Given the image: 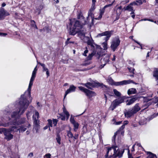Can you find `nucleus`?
Returning a JSON list of instances; mask_svg holds the SVG:
<instances>
[{"mask_svg": "<svg viewBox=\"0 0 158 158\" xmlns=\"http://www.w3.org/2000/svg\"><path fill=\"white\" fill-rule=\"evenodd\" d=\"M20 99L19 102V107L10 105L8 106L4 110V115L2 119V123L1 125L4 127L12 126L7 130L14 134L19 131V125L24 123L25 118H22L18 120L16 117L23 114L28 107L30 102L22 98Z\"/></svg>", "mask_w": 158, "mask_h": 158, "instance_id": "f257e3e1", "label": "nucleus"}, {"mask_svg": "<svg viewBox=\"0 0 158 158\" xmlns=\"http://www.w3.org/2000/svg\"><path fill=\"white\" fill-rule=\"evenodd\" d=\"M46 74L47 76V77L49 76V72L48 70L46 72Z\"/></svg>", "mask_w": 158, "mask_h": 158, "instance_id": "774afa93", "label": "nucleus"}, {"mask_svg": "<svg viewBox=\"0 0 158 158\" xmlns=\"http://www.w3.org/2000/svg\"><path fill=\"white\" fill-rule=\"evenodd\" d=\"M7 129L5 128H0V133L2 134L3 133L4 134L6 131Z\"/></svg>", "mask_w": 158, "mask_h": 158, "instance_id": "37998d69", "label": "nucleus"}, {"mask_svg": "<svg viewBox=\"0 0 158 158\" xmlns=\"http://www.w3.org/2000/svg\"><path fill=\"white\" fill-rule=\"evenodd\" d=\"M133 113L135 114L140 110V108L139 106V104H136L131 109Z\"/></svg>", "mask_w": 158, "mask_h": 158, "instance_id": "a211bd4d", "label": "nucleus"}, {"mask_svg": "<svg viewBox=\"0 0 158 158\" xmlns=\"http://www.w3.org/2000/svg\"><path fill=\"white\" fill-rule=\"evenodd\" d=\"M78 88L80 90L84 92L85 93L86 92L87 90V89L82 86L78 87Z\"/></svg>", "mask_w": 158, "mask_h": 158, "instance_id": "4c0bfd02", "label": "nucleus"}, {"mask_svg": "<svg viewBox=\"0 0 158 158\" xmlns=\"http://www.w3.org/2000/svg\"><path fill=\"white\" fill-rule=\"evenodd\" d=\"M107 41L105 40V42L103 43L102 44V46L103 48L105 50L107 49L108 48Z\"/></svg>", "mask_w": 158, "mask_h": 158, "instance_id": "72a5a7b5", "label": "nucleus"}, {"mask_svg": "<svg viewBox=\"0 0 158 158\" xmlns=\"http://www.w3.org/2000/svg\"><path fill=\"white\" fill-rule=\"evenodd\" d=\"M96 8V7H94L93 6H91L90 9L89 10L88 13V16H91L92 17L93 15V12L94 10Z\"/></svg>", "mask_w": 158, "mask_h": 158, "instance_id": "c756f323", "label": "nucleus"}, {"mask_svg": "<svg viewBox=\"0 0 158 158\" xmlns=\"http://www.w3.org/2000/svg\"><path fill=\"white\" fill-rule=\"evenodd\" d=\"M113 145L111 147H106L105 148L106 154L105 156L106 158L108 156L109 157H113Z\"/></svg>", "mask_w": 158, "mask_h": 158, "instance_id": "1a4fd4ad", "label": "nucleus"}, {"mask_svg": "<svg viewBox=\"0 0 158 158\" xmlns=\"http://www.w3.org/2000/svg\"><path fill=\"white\" fill-rule=\"evenodd\" d=\"M70 121L71 123L73 124L76 121L74 120V118L73 117H72V116H71V118L70 119Z\"/></svg>", "mask_w": 158, "mask_h": 158, "instance_id": "8fccbe9b", "label": "nucleus"}, {"mask_svg": "<svg viewBox=\"0 0 158 158\" xmlns=\"http://www.w3.org/2000/svg\"><path fill=\"white\" fill-rule=\"evenodd\" d=\"M105 9L104 7L102 8L101 9H100V13L99 16L98 18H95V19L97 20L101 19L105 12Z\"/></svg>", "mask_w": 158, "mask_h": 158, "instance_id": "412c9836", "label": "nucleus"}, {"mask_svg": "<svg viewBox=\"0 0 158 158\" xmlns=\"http://www.w3.org/2000/svg\"><path fill=\"white\" fill-rule=\"evenodd\" d=\"M19 132H21L25 131L27 129V128L25 127L19 126Z\"/></svg>", "mask_w": 158, "mask_h": 158, "instance_id": "473e14b6", "label": "nucleus"}, {"mask_svg": "<svg viewBox=\"0 0 158 158\" xmlns=\"http://www.w3.org/2000/svg\"><path fill=\"white\" fill-rule=\"evenodd\" d=\"M63 113L64 114H65L66 116V120H68L70 114L69 112L66 110L64 106V107L63 108Z\"/></svg>", "mask_w": 158, "mask_h": 158, "instance_id": "a878e982", "label": "nucleus"}, {"mask_svg": "<svg viewBox=\"0 0 158 158\" xmlns=\"http://www.w3.org/2000/svg\"><path fill=\"white\" fill-rule=\"evenodd\" d=\"M31 26L32 27H33L34 28H35L37 29H38V28L37 27V26L35 24V22L34 20H31Z\"/></svg>", "mask_w": 158, "mask_h": 158, "instance_id": "c9c22d12", "label": "nucleus"}, {"mask_svg": "<svg viewBox=\"0 0 158 158\" xmlns=\"http://www.w3.org/2000/svg\"><path fill=\"white\" fill-rule=\"evenodd\" d=\"M37 70V69H36V68H34L33 71L32 72L31 77L30 79L28 88L27 90L25 92L24 94L21 96L20 99L22 98H22H24V99H26L27 101H28L27 99H28V98H31V100L32 98L31 97V87L33 84V81L35 80V79L36 77ZM31 102V101L29 102L30 103Z\"/></svg>", "mask_w": 158, "mask_h": 158, "instance_id": "7ed1b4c3", "label": "nucleus"}, {"mask_svg": "<svg viewBox=\"0 0 158 158\" xmlns=\"http://www.w3.org/2000/svg\"><path fill=\"white\" fill-rule=\"evenodd\" d=\"M48 126L49 127H52V120L50 119H48Z\"/></svg>", "mask_w": 158, "mask_h": 158, "instance_id": "ea45409f", "label": "nucleus"}, {"mask_svg": "<svg viewBox=\"0 0 158 158\" xmlns=\"http://www.w3.org/2000/svg\"><path fill=\"white\" fill-rule=\"evenodd\" d=\"M43 69V71H46V72L47 71H48V68H46V67H45V68H44Z\"/></svg>", "mask_w": 158, "mask_h": 158, "instance_id": "e2e57ef3", "label": "nucleus"}, {"mask_svg": "<svg viewBox=\"0 0 158 158\" xmlns=\"http://www.w3.org/2000/svg\"><path fill=\"white\" fill-rule=\"evenodd\" d=\"M136 144V146H137L138 147H139L141 149H142L143 150H144V149L141 146V144L140 143H135Z\"/></svg>", "mask_w": 158, "mask_h": 158, "instance_id": "864d4df0", "label": "nucleus"}, {"mask_svg": "<svg viewBox=\"0 0 158 158\" xmlns=\"http://www.w3.org/2000/svg\"><path fill=\"white\" fill-rule=\"evenodd\" d=\"M145 2V0H136L135 2H132V4H134L135 5L138 6L142 4L143 2Z\"/></svg>", "mask_w": 158, "mask_h": 158, "instance_id": "393cba45", "label": "nucleus"}, {"mask_svg": "<svg viewBox=\"0 0 158 158\" xmlns=\"http://www.w3.org/2000/svg\"><path fill=\"white\" fill-rule=\"evenodd\" d=\"M76 87L73 85H71L69 88L65 92V94L64 96V99L66 97V95L69 94L75 91Z\"/></svg>", "mask_w": 158, "mask_h": 158, "instance_id": "dca6fc26", "label": "nucleus"}, {"mask_svg": "<svg viewBox=\"0 0 158 158\" xmlns=\"http://www.w3.org/2000/svg\"><path fill=\"white\" fill-rule=\"evenodd\" d=\"M115 56L114 55H113V58L112 59V61H115Z\"/></svg>", "mask_w": 158, "mask_h": 158, "instance_id": "338daca9", "label": "nucleus"}, {"mask_svg": "<svg viewBox=\"0 0 158 158\" xmlns=\"http://www.w3.org/2000/svg\"><path fill=\"white\" fill-rule=\"evenodd\" d=\"M147 152V155H148L146 158H154L155 157L157 158L156 155L151 152Z\"/></svg>", "mask_w": 158, "mask_h": 158, "instance_id": "c85d7f7f", "label": "nucleus"}, {"mask_svg": "<svg viewBox=\"0 0 158 158\" xmlns=\"http://www.w3.org/2000/svg\"><path fill=\"white\" fill-rule=\"evenodd\" d=\"M37 62L38 64H40L42 67L43 69L45 67V65L44 64L40 63V62H38L37 61Z\"/></svg>", "mask_w": 158, "mask_h": 158, "instance_id": "4d7b16f0", "label": "nucleus"}, {"mask_svg": "<svg viewBox=\"0 0 158 158\" xmlns=\"http://www.w3.org/2000/svg\"><path fill=\"white\" fill-rule=\"evenodd\" d=\"M137 93L136 90L134 88H132L129 89L127 91V94L128 95L134 94Z\"/></svg>", "mask_w": 158, "mask_h": 158, "instance_id": "bb28decb", "label": "nucleus"}, {"mask_svg": "<svg viewBox=\"0 0 158 158\" xmlns=\"http://www.w3.org/2000/svg\"><path fill=\"white\" fill-rule=\"evenodd\" d=\"M69 39H69V38H68L67 39V40L65 43L66 44H68L69 43V42H70V41H69Z\"/></svg>", "mask_w": 158, "mask_h": 158, "instance_id": "0e129e2a", "label": "nucleus"}, {"mask_svg": "<svg viewBox=\"0 0 158 158\" xmlns=\"http://www.w3.org/2000/svg\"><path fill=\"white\" fill-rule=\"evenodd\" d=\"M131 83H134V82H133L132 80H124L119 82L114 81L113 85H114L116 86H118L119 85H126L127 84H130Z\"/></svg>", "mask_w": 158, "mask_h": 158, "instance_id": "ddd939ff", "label": "nucleus"}, {"mask_svg": "<svg viewBox=\"0 0 158 158\" xmlns=\"http://www.w3.org/2000/svg\"><path fill=\"white\" fill-rule=\"evenodd\" d=\"M51 155L50 153H47L44 156V157L45 156L47 158H51Z\"/></svg>", "mask_w": 158, "mask_h": 158, "instance_id": "5fc2aeb1", "label": "nucleus"}, {"mask_svg": "<svg viewBox=\"0 0 158 158\" xmlns=\"http://www.w3.org/2000/svg\"><path fill=\"white\" fill-rule=\"evenodd\" d=\"M138 99L137 97H134L131 98V99L127 100V105H130L135 102Z\"/></svg>", "mask_w": 158, "mask_h": 158, "instance_id": "aec40b11", "label": "nucleus"}, {"mask_svg": "<svg viewBox=\"0 0 158 158\" xmlns=\"http://www.w3.org/2000/svg\"><path fill=\"white\" fill-rule=\"evenodd\" d=\"M94 54L93 53H92L91 54H89V55L87 57V60H91L92 57L94 56Z\"/></svg>", "mask_w": 158, "mask_h": 158, "instance_id": "c03bdc74", "label": "nucleus"}, {"mask_svg": "<svg viewBox=\"0 0 158 158\" xmlns=\"http://www.w3.org/2000/svg\"><path fill=\"white\" fill-rule=\"evenodd\" d=\"M136 144H135L132 147V149L131 150V151L132 152H133L135 151V147L136 146Z\"/></svg>", "mask_w": 158, "mask_h": 158, "instance_id": "bf43d9fd", "label": "nucleus"}, {"mask_svg": "<svg viewBox=\"0 0 158 158\" xmlns=\"http://www.w3.org/2000/svg\"><path fill=\"white\" fill-rule=\"evenodd\" d=\"M120 43V40L118 37H116L112 40L110 43V48L114 52L116 50Z\"/></svg>", "mask_w": 158, "mask_h": 158, "instance_id": "423d86ee", "label": "nucleus"}, {"mask_svg": "<svg viewBox=\"0 0 158 158\" xmlns=\"http://www.w3.org/2000/svg\"><path fill=\"white\" fill-rule=\"evenodd\" d=\"M113 157L114 158L116 157L120 158L122 157L124 152V149L119 148L118 144L115 142L114 144L113 145Z\"/></svg>", "mask_w": 158, "mask_h": 158, "instance_id": "20e7f679", "label": "nucleus"}, {"mask_svg": "<svg viewBox=\"0 0 158 158\" xmlns=\"http://www.w3.org/2000/svg\"><path fill=\"white\" fill-rule=\"evenodd\" d=\"M157 114H154L152 115L151 116V118H145L143 117L139 121V124L140 125H143L146 124L148 121H149L150 120L152 119L153 118L156 117L158 116Z\"/></svg>", "mask_w": 158, "mask_h": 158, "instance_id": "9b49d317", "label": "nucleus"}, {"mask_svg": "<svg viewBox=\"0 0 158 158\" xmlns=\"http://www.w3.org/2000/svg\"><path fill=\"white\" fill-rule=\"evenodd\" d=\"M58 121V120L56 119H53V124L54 126H56Z\"/></svg>", "mask_w": 158, "mask_h": 158, "instance_id": "de8ad7c7", "label": "nucleus"}, {"mask_svg": "<svg viewBox=\"0 0 158 158\" xmlns=\"http://www.w3.org/2000/svg\"><path fill=\"white\" fill-rule=\"evenodd\" d=\"M123 10L122 6H120L117 8L116 12L117 13L116 19H118L119 18V16L121 15Z\"/></svg>", "mask_w": 158, "mask_h": 158, "instance_id": "6ab92c4d", "label": "nucleus"}, {"mask_svg": "<svg viewBox=\"0 0 158 158\" xmlns=\"http://www.w3.org/2000/svg\"><path fill=\"white\" fill-rule=\"evenodd\" d=\"M60 116L59 117V118H60V119L62 120H65L66 119V118L65 116H64L62 114H60Z\"/></svg>", "mask_w": 158, "mask_h": 158, "instance_id": "a18cd8bd", "label": "nucleus"}, {"mask_svg": "<svg viewBox=\"0 0 158 158\" xmlns=\"http://www.w3.org/2000/svg\"><path fill=\"white\" fill-rule=\"evenodd\" d=\"M124 97H120L114 100L109 108L110 110H114L118 106L124 102Z\"/></svg>", "mask_w": 158, "mask_h": 158, "instance_id": "39448f33", "label": "nucleus"}, {"mask_svg": "<svg viewBox=\"0 0 158 158\" xmlns=\"http://www.w3.org/2000/svg\"><path fill=\"white\" fill-rule=\"evenodd\" d=\"M67 135L69 138H72L73 137V134L70 131H69L68 132Z\"/></svg>", "mask_w": 158, "mask_h": 158, "instance_id": "09e8293b", "label": "nucleus"}, {"mask_svg": "<svg viewBox=\"0 0 158 158\" xmlns=\"http://www.w3.org/2000/svg\"><path fill=\"white\" fill-rule=\"evenodd\" d=\"M85 94L89 98H90L95 95V93L94 92L88 89L87 90Z\"/></svg>", "mask_w": 158, "mask_h": 158, "instance_id": "4be33fe9", "label": "nucleus"}, {"mask_svg": "<svg viewBox=\"0 0 158 158\" xmlns=\"http://www.w3.org/2000/svg\"><path fill=\"white\" fill-rule=\"evenodd\" d=\"M39 113L38 111H36L35 114L33 115V119L34 121V127L36 130L38 129V127L39 126L40 121L39 120Z\"/></svg>", "mask_w": 158, "mask_h": 158, "instance_id": "0eeeda50", "label": "nucleus"}, {"mask_svg": "<svg viewBox=\"0 0 158 158\" xmlns=\"http://www.w3.org/2000/svg\"><path fill=\"white\" fill-rule=\"evenodd\" d=\"M56 139L59 145L60 144L61 137L59 135L57 134Z\"/></svg>", "mask_w": 158, "mask_h": 158, "instance_id": "e433bc0d", "label": "nucleus"}, {"mask_svg": "<svg viewBox=\"0 0 158 158\" xmlns=\"http://www.w3.org/2000/svg\"><path fill=\"white\" fill-rule=\"evenodd\" d=\"M113 32V31H105L102 32V33H100L98 34L97 35V37H99L103 36H106V37L105 38L104 40H105L107 41L109 39Z\"/></svg>", "mask_w": 158, "mask_h": 158, "instance_id": "9d476101", "label": "nucleus"}, {"mask_svg": "<svg viewBox=\"0 0 158 158\" xmlns=\"http://www.w3.org/2000/svg\"><path fill=\"white\" fill-rule=\"evenodd\" d=\"M133 40L134 41V42H135V43H137L138 44H139L140 46V48L141 49H143V48L142 47V44H140L139 43V42L137 41H136L134 39H133Z\"/></svg>", "mask_w": 158, "mask_h": 158, "instance_id": "6e6d98bb", "label": "nucleus"}, {"mask_svg": "<svg viewBox=\"0 0 158 158\" xmlns=\"http://www.w3.org/2000/svg\"><path fill=\"white\" fill-rule=\"evenodd\" d=\"M114 2H115V0H114L111 3L106 5L105 6L103 7L105 9L106 8L112 5L114 3Z\"/></svg>", "mask_w": 158, "mask_h": 158, "instance_id": "49530a36", "label": "nucleus"}, {"mask_svg": "<svg viewBox=\"0 0 158 158\" xmlns=\"http://www.w3.org/2000/svg\"><path fill=\"white\" fill-rule=\"evenodd\" d=\"M108 81L111 85H113L114 81L110 77L107 80Z\"/></svg>", "mask_w": 158, "mask_h": 158, "instance_id": "79ce46f5", "label": "nucleus"}, {"mask_svg": "<svg viewBox=\"0 0 158 158\" xmlns=\"http://www.w3.org/2000/svg\"><path fill=\"white\" fill-rule=\"evenodd\" d=\"M86 48V49L84 51V52L82 54L83 55L85 56H87L86 54L88 53V50H87Z\"/></svg>", "mask_w": 158, "mask_h": 158, "instance_id": "3c124183", "label": "nucleus"}, {"mask_svg": "<svg viewBox=\"0 0 158 158\" xmlns=\"http://www.w3.org/2000/svg\"><path fill=\"white\" fill-rule=\"evenodd\" d=\"M7 35V34L0 32V36H5Z\"/></svg>", "mask_w": 158, "mask_h": 158, "instance_id": "13d9d810", "label": "nucleus"}, {"mask_svg": "<svg viewBox=\"0 0 158 158\" xmlns=\"http://www.w3.org/2000/svg\"><path fill=\"white\" fill-rule=\"evenodd\" d=\"M78 18L82 19L81 23L79 21L75 19H71L70 20V23L68 26L69 28V34L72 35H74L77 33H78L79 35L84 36L85 32L84 30L81 31V29L83 28V26L88 23L87 21L85 20L84 17L82 16L80 17L78 16Z\"/></svg>", "mask_w": 158, "mask_h": 158, "instance_id": "f03ea898", "label": "nucleus"}, {"mask_svg": "<svg viewBox=\"0 0 158 158\" xmlns=\"http://www.w3.org/2000/svg\"><path fill=\"white\" fill-rule=\"evenodd\" d=\"M128 121L127 120H125L124 121L123 125L120 128L119 130L116 132V133H114V134L112 138V140L113 141H114L117 134H119L121 133L122 135H123L124 132L123 131V130L125 128V125L128 124Z\"/></svg>", "mask_w": 158, "mask_h": 158, "instance_id": "6e6552de", "label": "nucleus"}, {"mask_svg": "<svg viewBox=\"0 0 158 158\" xmlns=\"http://www.w3.org/2000/svg\"><path fill=\"white\" fill-rule=\"evenodd\" d=\"M32 114V111H28L26 114L27 118L28 119L29 118L31 117Z\"/></svg>", "mask_w": 158, "mask_h": 158, "instance_id": "a19ab883", "label": "nucleus"}, {"mask_svg": "<svg viewBox=\"0 0 158 158\" xmlns=\"http://www.w3.org/2000/svg\"><path fill=\"white\" fill-rule=\"evenodd\" d=\"M33 156V153L32 152L30 153L28 155V156L31 157Z\"/></svg>", "mask_w": 158, "mask_h": 158, "instance_id": "69168bd1", "label": "nucleus"}, {"mask_svg": "<svg viewBox=\"0 0 158 158\" xmlns=\"http://www.w3.org/2000/svg\"><path fill=\"white\" fill-rule=\"evenodd\" d=\"M106 94H108L110 96H114V93L112 91V90L108 89L107 90Z\"/></svg>", "mask_w": 158, "mask_h": 158, "instance_id": "f704fd0d", "label": "nucleus"}, {"mask_svg": "<svg viewBox=\"0 0 158 158\" xmlns=\"http://www.w3.org/2000/svg\"><path fill=\"white\" fill-rule=\"evenodd\" d=\"M153 76L155 78L157 85H158V70L157 69L155 68L154 69Z\"/></svg>", "mask_w": 158, "mask_h": 158, "instance_id": "b1692460", "label": "nucleus"}, {"mask_svg": "<svg viewBox=\"0 0 158 158\" xmlns=\"http://www.w3.org/2000/svg\"><path fill=\"white\" fill-rule=\"evenodd\" d=\"M113 92L115 96L117 97H121V93L119 92L116 89H114L113 90Z\"/></svg>", "mask_w": 158, "mask_h": 158, "instance_id": "7c9ffc66", "label": "nucleus"}, {"mask_svg": "<svg viewBox=\"0 0 158 158\" xmlns=\"http://www.w3.org/2000/svg\"><path fill=\"white\" fill-rule=\"evenodd\" d=\"M128 64H132L133 66H134L135 64V63L132 62L130 60L128 61Z\"/></svg>", "mask_w": 158, "mask_h": 158, "instance_id": "052dcab7", "label": "nucleus"}, {"mask_svg": "<svg viewBox=\"0 0 158 158\" xmlns=\"http://www.w3.org/2000/svg\"><path fill=\"white\" fill-rule=\"evenodd\" d=\"M122 122V121H118L117 122H115V124L118 125H119Z\"/></svg>", "mask_w": 158, "mask_h": 158, "instance_id": "680f3d73", "label": "nucleus"}, {"mask_svg": "<svg viewBox=\"0 0 158 158\" xmlns=\"http://www.w3.org/2000/svg\"><path fill=\"white\" fill-rule=\"evenodd\" d=\"M81 85H84L87 88L90 89H92V88L94 86V84L92 83L88 82L86 84L81 83Z\"/></svg>", "mask_w": 158, "mask_h": 158, "instance_id": "5701e85b", "label": "nucleus"}, {"mask_svg": "<svg viewBox=\"0 0 158 158\" xmlns=\"http://www.w3.org/2000/svg\"><path fill=\"white\" fill-rule=\"evenodd\" d=\"M110 58V56L109 55H106L105 57L102 60L103 61H105V64H103V65L102 66L101 65V68H103L104 66L106 65V64L108 63L109 61Z\"/></svg>", "mask_w": 158, "mask_h": 158, "instance_id": "cd10ccee", "label": "nucleus"}, {"mask_svg": "<svg viewBox=\"0 0 158 158\" xmlns=\"http://www.w3.org/2000/svg\"><path fill=\"white\" fill-rule=\"evenodd\" d=\"M131 109L128 110H125L124 111V114L125 117L128 118L131 117L134 115Z\"/></svg>", "mask_w": 158, "mask_h": 158, "instance_id": "4468645a", "label": "nucleus"}, {"mask_svg": "<svg viewBox=\"0 0 158 158\" xmlns=\"http://www.w3.org/2000/svg\"><path fill=\"white\" fill-rule=\"evenodd\" d=\"M96 2V0H92V4L91 6L95 7V3Z\"/></svg>", "mask_w": 158, "mask_h": 158, "instance_id": "603ef678", "label": "nucleus"}, {"mask_svg": "<svg viewBox=\"0 0 158 158\" xmlns=\"http://www.w3.org/2000/svg\"><path fill=\"white\" fill-rule=\"evenodd\" d=\"M4 135L5 136V139L9 141L13 139V135L9 132L7 129L6 132H5Z\"/></svg>", "mask_w": 158, "mask_h": 158, "instance_id": "2eb2a0df", "label": "nucleus"}, {"mask_svg": "<svg viewBox=\"0 0 158 158\" xmlns=\"http://www.w3.org/2000/svg\"><path fill=\"white\" fill-rule=\"evenodd\" d=\"M135 5L134 4H132V3L130 4L127 6L125 8V10H127L129 11H131V14H134V10H133V8L132 6Z\"/></svg>", "mask_w": 158, "mask_h": 158, "instance_id": "f3484780", "label": "nucleus"}, {"mask_svg": "<svg viewBox=\"0 0 158 158\" xmlns=\"http://www.w3.org/2000/svg\"><path fill=\"white\" fill-rule=\"evenodd\" d=\"M128 69L130 73H132L133 74H135L134 71L135 69L134 68L128 67Z\"/></svg>", "mask_w": 158, "mask_h": 158, "instance_id": "58836bf2", "label": "nucleus"}, {"mask_svg": "<svg viewBox=\"0 0 158 158\" xmlns=\"http://www.w3.org/2000/svg\"><path fill=\"white\" fill-rule=\"evenodd\" d=\"M73 124L74 127V130L75 131H76L77 130L78 128L79 124L77 122H76Z\"/></svg>", "mask_w": 158, "mask_h": 158, "instance_id": "2f4dec72", "label": "nucleus"}, {"mask_svg": "<svg viewBox=\"0 0 158 158\" xmlns=\"http://www.w3.org/2000/svg\"><path fill=\"white\" fill-rule=\"evenodd\" d=\"M9 15V13L2 8H0V20L4 19L6 16Z\"/></svg>", "mask_w": 158, "mask_h": 158, "instance_id": "f8f14e48", "label": "nucleus"}]
</instances>
